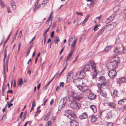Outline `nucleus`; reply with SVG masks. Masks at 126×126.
<instances>
[{"label":"nucleus","instance_id":"f3484780","mask_svg":"<svg viewBox=\"0 0 126 126\" xmlns=\"http://www.w3.org/2000/svg\"><path fill=\"white\" fill-rule=\"evenodd\" d=\"M90 121L92 123H94L96 122L97 120V117L94 115H92L90 116Z\"/></svg>","mask_w":126,"mask_h":126},{"label":"nucleus","instance_id":"c756f323","mask_svg":"<svg viewBox=\"0 0 126 126\" xmlns=\"http://www.w3.org/2000/svg\"><path fill=\"white\" fill-rule=\"evenodd\" d=\"M108 105L110 107L114 108H115L116 107L115 104L113 102L109 103L108 104Z\"/></svg>","mask_w":126,"mask_h":126},{"label":"nucleus","instance_id":"9d476101","mask_svg":"<svg viewBox=\"0 0 126 126\" xmlns=\"http://www.w3.org/2000/svg\"><path fill=\"white\" fill-rule=\"evenodd\" d=\"M117 23L115 22L112 23L107 26L108 30L109 31L111 30L114 29L116 26Z\"/></svg>","mask_w":126,"mask_h":126},{"label":"nucleus","instance_id":"58836bf2","mask_svg":"<svg viewBox=\"0 0 126 126\" xmlns=\"http://www.w3.org/2000/svg\"><path fill=\"white\" fill-rule=\"evenodd\" d=\"M113 20V18L110 19L109 18H108L106 20V23L107 24H108L112 21Z\"/></svg>","mask_w":126,"mask_h":126},{"label":"nucleus","instance_id":"0eeeda50","mask_svg":"<svg viewBox=\"0 0 126 126\" xmlns=\"http://www.w3.org/2000/svg\"><path fill=\"white\" fill-rule=\"evenodd\" d=\"M66 102V99L65 98H64L61 99L59 104V110H60V109H62L63 108Z\"/></svg>","mask_w":126,"mask_h":126},{"label":"nucleus","instance_id":"864d4df0","mask_svg":"<svg viewBox=\"0 0 126 126\" xmlns=\"http://www.w3.org/2000/svg\"><path fill=\"white\" fill-rule=\"evenodd\" d=\"M32 106H33V107H35V102L34 100H33V101Z\"/></svg>","mask_w":126,"mask_h":126},{"label":"nucleus","instance_id":"4c0bfd02","mask_svg":"<svg viewBox=\"0 0 126 126\" xmlns=\"http://www.w3.org/2000/svg\"><path fill=\"white\" fill-rule=\"evenodd\" d=\"M51 121H49L47 122L45 126H51Z\"/></svg>","mask_w":126,"mask_h":126},{"label":"nucleus","instance_id":"1a4fd4ad","mask_svg":"<svg viewBox=\"0 0 126 126\" xmlns=\"http://www.w3.org/2000/svg\"><path fill=\"white\" fill-rule=\"evenodd\" d=\"M3 72L4 73V79H6V71L7 72L8 71V62L6 63L5 65L4 64L3 65Z\"/></svg>","mask_w":126,"mask_h":126},{"label":"nucleus","instance_id":"9b49d317","mask_svg":"<svg viewBox=\"0 0 126 126\" xmlns=\"http://www.w3.org/2000/svg\"><path fill=\"white\" fill-rule=\"evenodd\" d=\"M122 48V46H118L114 47V51L116 53L121 54V50Z\"/></svg>","mask_w":126,"mask_h":126},{"label":"nucleus","instance_id":"13d9d810","mask_svg":"<svg viewBox=\"0 0 126 126\" xmlns=\"http://www.w3.org/2000/svg\"><path fill=\"white\" fill-rule=\"evenodd\" d=\"M102 16L101 15L99 16L96 17V19H98L99 21L100 20Z\"/></svg>","mask_w":126,"mask_h":126},{"label":"nucleus","instance_id":"a878e982","mask_svg":"<svg viewBox=\"0 0 126 126\" xmlns=\"http://www.w3.org/2000/svg\"><path fill=\"white\" fill-rule=\"evenodd\" d=\"M90 108L91 109L93 112L95 113L96 112V107L94 105H92L90 106Z\"/></svg>","mask_w":126,"mask_h":126},{"label":"nucleus","instance_id":"69168bd1","mask_svg":"<svg viewBox=\"0 0 126 126\" xmlns=\"http://www.w3.org/2000/svg\"><path fill=\"white\" fill-rule=\"evenodd\" d=\"M11 6L12 7V8L14 9H15L16 8V6L15 5H12Z\"/></svg>","mask_w":126,"mask_h":126},{"label":"nucleus","instance_id":"f8f14e48","mask_svg":"<svg viewBox=\"0 0 126 126\" xmlns=\"http://www.w3.org/2000/svg\"><path fill=\"white\" fill-rule=\"evenodd\" d=\"M73 73L72 72H70L68 73L66 79L67 81L69 82L73 78Z\"/></svg>","mask_w":126,"mask_h":126},{"label":"nucleus","instance_id":"e433bc0d","mask_svg":"<svg viewBox=\"0 0 126 126\" xmlns=\"http://www.w3.org/2000/svg\"><path fill=\"white\" fill-rule=\"evenodd\" d=\"M122 53H126V49H125L124 46H123L122 48V50H121V54Z\"/></svg>","mask_w":126,"mask_h":126},{"label":"nucleus","instance_id":"de8ad7c7","mask_svg":"<svg viewBox=\"0 0 126 126\" xmlns=\"http://www.w3.org/2000/svg\"><path fill=\"white\" fill-rule=\"evenodd\" d=\"M11 6L15 5V3L14 1L13 0H12L11 1Z\"/></svg>","mask_w":126,"mask_h":126},{"label":"nucleus","instance_id":"4d7b16f0","mask_svg":"<svg viewBox=\"0 0 126 126\" xmlns=\"http://www.w3.org/2000/svg\"><path fill=\"white\" fill-rule=\"evenodd\" d=\"M31 48L27 52L26 55L27 56L29 55L30 50Z\"/></svg>","mask_w":126,"mask_h":126},{"label":"nucleus","instance_id":"3c124183","mask_svg":"<svg viewBox=\"0 0 126 126\" xmlns=\"http://www.w3.org/2000/svg\"><path fill=\"white\" fill-rule=\"evenodd\" d=\"M7 10L8 12V13H11V12L10 10V8L9 7H7Z\"/></svg>","mask_w":126,"mask_h":126},{"label":"nucleus","instance_id":"6e6552de","mask_svg":"<svg viewBox=\"0 0 126 126\" xmlns=\"http://www.w3.org/2000/svg\"><path fill=\"white\" fill-rule=\"evenodd\" d=\"M79 88L80 91L82 92H86L87 93H89L90 92V91L88 89V87L87 86H83V85H81Z\"/></svg>","mask_w":126,"mask_h":126},{"label":"nucleus","instance_id":"09e8293b","mask_svg":"<svg viewBox=\"0 0 126 126\" xmlns=\"http://www.w3.org/2000/svg\"><path fill=\"white\" fill-rule=\"evenodd\" d=\"M22 34V31L21 30L20 31L18 35V38H20Z\"/></svg>","mask_w":126,"mask_h":126},{"label":"nucleus","instance_id":"5701e85b","mask_svg":"<svg viewBox=\"0 0 126 126\" xmlns=\"http://www.w3.org/2000/svg\"><path fill=\"white\" fill-rule=\"evenodd\" d=\"M96 97V96L94 94H90L88 98L90 99H94Z\"/></svg>","mask_w":126,"mask_h":126},{"label":"nucleus","instance_id":"473e14b6","mask_svg":"<svg viewBox=\"0 0 126 126\" xmlns=\"http://www.w3.org/2000/svg\"><path fill=\"white\" fill-rule=\"evenodd\" d=\"M119 9L120 7L119 6H116L114 7L113 10L114 12H116L119 10Z\"/></svg>","mask_w":126,"mask_h":126},{"label":"nucleus","instance_id":"338daca9","mask_svg":"<svg viewBox=\"0 0 126 126\" xmlns=\"http://www.w3.org/2000/svg\"><path fill=\"white\" fill-rule=\"evenodd\" d=\"M60 87V86H58L56 88V91H57L59 89Z\"/></svg>","mask_w":126,"mask_h":126},{"label":"nucleus","instance_id":"412c9836","mask_svg":"<svg viewBox=\"0 0 126 126\" xmlns=\"http://www.w3.org/2000/svg\"><path fill=\"white\" fill-rule=\"evenodd\" d=\"M106 79L103 76H101L98 79V81L102 83L103 82H105Z\"/></svg>","mask_w":126,"mask_h":126},{"label":"nucleus","instance_id":"393cba45","mask_svg":"<svg viewBox=\"0 0 126 126\" xmlns=\"http://www.w3.org/2000/svg\"><path fill=\"white\" fill-rule=\"evenodd\" d=\"M18 86H21L22 84L23 81L22 79L21 78H19L18 79L17 81Z\"/></svg>","mask_w":126,"mask_h":126},{"label":"nucleus","instance_id":"a211bd4d","mask_svg":"<svg viewBox=\"0 0 126 126\" xmlns=\"http://www.w3.org/2000/svg\"><path fill=\"white\" fill-rule=\"evenodd\" d=\"M100 93L101 95L102 96H103L105 98H108L107 97V95L106 93L103 90H100Z\"/></svg>","mask_w":126,"mask_h":126},{"label":"nucleus","instance_id":"dca6fc26","mask_svg":"<svg viewBox=\"0 0 126 126\" xmlns=\"http://www.w3.org/2000/svg\"><path fill=\"white\" fill-rule=\"evenodd\" d=\"M77 75H79L80 79H83L85 77V74L83 71H82L78 73L77 74Z\"/></svg>","mask_w":126,"mask_h":126},{"label":"nucleus","instance_id":"6ab92c4d","mask_svg":"<svg viewBox=\"0 0 126 126\" xmlns=\"http://www.w3.org/2000/svg\"><path fill=\"white\" fill-rule=\"evenodd\" d=\"M87 117L88 115L87 113L86 112H85L80 115L79 117L81 119H83L87 118Z\"/></svg>","mask_w":126,"mask_h":126},{"label":"nucleus","instance_id":"aec40b11","mask_svg":"<svg viewBox=\"0 0 126 126\" xmlns=\"http://www.w3.org/2000/svg\"><path fill=\"white\" fill-rule=\"evenodd\" d=\"M112 117L111 114V112H108L106 113L105 115V118L107 119H109Z\"/></svg>","mask_w":126,"mask_h":126},{"label":"nucleus","instance_id":"e2e57ef3","mask_svg":"<svg viewBox=\"0 0 126 126\" xmlns=\"http://www.w3.org/2000/svg\"><path fill=\"white\" fill-rule=\"evenodd\" d=\"M64 47L61 50V51L60 52V53H59V54L60 55H61L62 53V52H63V51L64 50Z\"/></svg>","mask_w":126,"mask_h":126},{"label":"nucleus","instance_id":"2eb2a0df","mask_svg":"<svg viewBox=\"0 0 126 126\" xmlns=\"http://www.w3.org/2000/svg\"><path fill=\"white\" fill-rule=\"evenodd\" d=\"M98 87L100 88V90H103L102 88H105L106 84L105 82H103L100 84L99 83L98 84Z\"/></svg>","mask_w":126,"mask_h":126},{"label":"nucleus","instance_id":"423d86ee","mask_svg":"<svg viewBox=\"0 0 126 126\" xmlns=\"http://www.w3.org/2000/svg\"><path fill=\"white\" fill-rule=\"evenodd\" d=\"M73 82L76 86L78 88L81 85H83V81L82 79L78 78L73 80Z\"/></svg>","mask_w":126,"mask_h":126},{"label":"nucleus","instance_id":"ea45409f","mask_svg":"<svg viewBox=\"0 0 126 126\" xmlns=\"http://www.w3.org/2000/svg\"><path fill=\"white\" fill-rule=\"evenodd\" d=\"M104 31V30L103 29H101L98 32V35H100Z\"/></svg>","mask_w":126,"mask_h":126},{"label":"nucleus","instance_id":"bb28decb","mask_svg":"<svg viewBox=\"0 0 126 126\" xmlns=\"http://www.w3.org/2000/svg\"><path fill=\"white\" fill-rule=\"evenodd\" d=\"M48 2V0H44L42 3L41 4L42 7H44L46 5Z\"/></svg>","mask_w":126,"mask_h":126},{"label":"nucleus","instance_id":"2f4dec72","mask_svg":"<svg viewBox=\"0 0 126 126\" xmlns=\"http://www.w3.org/2000/svg\"><path fill=\"white\" fill-rule=\"evenodd\" d=\"M55 43V44H57L59 42L60 39L59 37H55L54 39Z\"/></svg>","mask_w":126,"mask_h":126},{"label":"nucleus","instance_id":"603ef678","mask_svg":"<svg viewBox=\"0 0 126 126\" xmlns=\"http://www.w3.org/2000/svg\"><path fill=\"white\" fill-rule=\"evenodd\" d=\"M54 32L53 31H52L51 33L50 36L51 37H53Z\"/></svg>","mask_w":126,"mask_h":126},{"label":"nucleus","instance_id":"8fccbe9b","mask_svg":"<svg viewBox=\"0 0 126 126\" xmlns=\"http://www.w3.org/2000/svg\"><path fill=\"white\" fill-rule=\"evenodd\" d=\"M113 124L112 123L109 122L107 124V126H112Z\"/></svg>","mask_w":126,"mask_h":126},{"label":"nucleus","instance_id":"c03bdc74","mask_svg":"<svg viewBox=\"0 0 126 126\" xmlns=\"http://www.w3.org/2000/svg\"><path fill=\"white\" fill-rule=\"evenodd\" d=\"M56 116H53L51 118V120L53 122H54L55 120L56 119Z\"/></svg>","mask_w":126,"mask_h":126},{"label":"nucleus","instance_id":"f704fd0d","mask_svg":"<svg viewBox=\"0 0 126 126\" xmlns=\"http://www.w3.org/2000/svg\"><path fill=\"white\" fill-rule=\"evenodd\" d=\"M117 91L116 90H114L112 93L113 96L114 97L117 96Z\"/></svg>","mask_w":126,"mask_h":126},{"label":"nucleus","instance_id":"0e129e2a","mask_svg":"<svg viewBox=\"0 0 126 126\" xmlns=\"http://www.w3.org/2000/svg\"><path fill=\"white\" fill-rule=\"evenodd\" d=\"M13 105V104L12 103H9L8 104V108H9L10 107L12 106Z\"/></svg>","mask_w":126,"mask_h":126},{"label":"nucleus","instance_id":"4468645a","mask_svg":"<svg viewBox=\"0 0 126 126\" xmlns=\"http://www.w3.org/2000/svg\"><path fill=\"white\" fill-rule=\"evenodd\" d=\"M117 81L118 83H124L126 82V78L124 77L119 78L117 79Z\"/></svg>","mask_w":126,"mask_h":126},{"label":"nucleus","instance_id":"680f3d73","mask_svg":"<svg viewBox=\"0 0 126 126\" xmlns=\"http://www.w3.org/2000/svg\"><path fill=\"white\" fill-rule=\"evenodd\" d=\"M17 34H16L14 36V38L13 39V41H14L16 39V38Z\"/></svg>","mask_w":126,"mask_h":126},{"label":"nucleus","instance_id":"774afa93","mask_svg":"<svg viewBox=\"0 0 126 126\" xmlns=\"http://www.w3.org/2000/svg\"><path fill=\"white\" fill-rule=\"evenodd\" d=\"M53 102H54V100L53 99H52L51 100V101L50 102V104H53Z\"/></svg>","mask_w":126,"mask_h":126},{"label":"nucleus","instance_id":"6e6d98bb","mask_svg":"<svg viewBox=\"0 0 126 126\" xmlns=\"http://www.w3.org/2000/svg\"><path fill=\"white\" fill-rule=\"evenodd\" d=\"M89 16H90V15H87L86 16L85 19L87 21L88 19V18H89Z\"/></svg>","mask_w":126,"mask_h":126},{"label":"nucleus","instance_id":"ddd939ff","mask_svg":"<svg viewBox=\"0 0 126 126\" xmlns=\"http://www.w3.org/2000/svg\"><path fill=\"white\" fill-rule=\"evenodd\" d=\"M71 120L72 121L70 122L71 126H77L79 125L76 119Z\"/></svg>","mask_w":126,"mask_h":126},{"label":"nucleus","instance_id":"79ce46f5","mask_svg":"<svg viewBox=\"0 0 126 126\" xmlns=\"http://www.w3.org/2000/svg\"><path fill=\"white\" fill-rule=\"evenodd\" d=\"M4 58L3 59V61L4 62L5 60V59L6 58L7 54V49H5L4 51Z\"/></svg>","mask_w":126,"mask_h":126},{"label":"nucleus","instance_id":"7c9ffc66","mask_svg":"<svg viewBox=\"0 0 126 126\" xmlns=\"http://www.w3.org/2000/svg\"><path fill=\"white\" fill-rule=\"evenodd\" d=\"M53 13L52 12H51V13L50 14L49 17L48 19V20H47V22H49V20H50L51 21L50 22H51V23L52 22V20L53 18H52H52H51V17H52V16Z\"/></svg>","mask_w":126,"mask_h":126},{"label":"nucleus","instance_id":"37998d69","mask_svg":"<svg viewBox=\"0 0 126 126\" xmlns=\"http://www.w3.org/2000/svg\"><path fill=\"white\" fill-rule=\"evenodd\" d=\"M51 22H50V24L49 25V27L44 32V35H45L46 34V33H47V32H48V31L49 29L50 28V27L51 26Z\"/></svg>","mask_w":126,"mask_h":126},{"label":"nucleus","instance_id":"39448f33","mask_svg":"<svg viewBox=\"0 0 126 126\" xmlns=\"http://www.w3.org/2000/svg\"><path fill=\"white\" fill-rule=\"evenodd\" d=\"M90 63L92 69H94V74L93 73H91V75L92 77V79H93L97 75V70L96 69V65L94 62L91 61H90Z\"/></svg>","mask_w":126,"mask_h":126},{"label":"nucleus","instance_id":"cd10ccee","mask_svg":"<svg viewBox=\"0 0 126 126\" xmlns=\"http://www.w3.org/2000/svg\"><path fill=\"white\" fill-rule=\"evenodd\" d=\"M40 0H37L35 4V8L34 9H35V10H36V9H38L40 7V5H39L38 6H37L38 5V4L39 1Z\"/></svg>","mask_w":126,"mask_h":126},{"label":"nucleus","instance_id":"72a5a7b5","mask_svg":"<svg viewBox=\"0 0 126 126\" xmlns=\"http://www.w3.org/2000/svg\"><path fill=\"white\" fill-rule=\"evenodd\" d=\"M100 25H101L100 24H98L96 25L94 28V31L95 32L96 31L99 29L98 27L100 26Z\"/></svg>","mask_w":126,"mask_h":126},{"label":"nucleus","instance_id":"c85d7f7f","mask_svg":"<svg viewBox=\"0 0 126 126\" xmlns=\"http://www.w3.org/2000/svg\"><path fill=\"white\" fill-rule=\"evenodd\" d=\"M126 101V99L124 98L119 100L118 101V104H122Z\"/></svg>","mask_w":126,"mask_h":126},{"label":"nucleus","instance_id":"20e7f679","mask_svg":"<svg viewBox=\"0 0 126 126\" xmlns=\"http://www.w3.org/2000/svg\"><path fill=\"white\" fill-rule=\"evenodd\" d=\"M65 115L70 120L76 119V117L74 111L71 110H67L65 112Z\"/></svg>","mask_w":126,"mask_h":126},{"label":"nucleus","instance_id":"052dcab7","mask_svg":"<svg viewBox=\"0 0 126 126\" xmlns=\"http://www.w3.org/2000/svg\"><path fill=\"white\" fill-rule=\"evenodd\" d=\"M26 115H23V116L22 117V120L23 121H24L25 120L26 117Z\"/></svg>","mask_w":126,"mask_h":126},{"label":"nucleus","instance_id":"f03ea898","mask_svg":"<svg viewBox=\"0 0 126 126\" xmlns=\"http://www.w3.org/2000/svg\"><path fill=\"white\" fill-rule=\"evenodd\" d=\"M118 60H114L113 62H110L112 66V70H110L108 72L109 76L111 79L114 78L117 75V72L114 69L118 67Z\"/></svg>","mask_w":126,"mask_h":126},{"label":"nucleus","instance_id":"b1692460","mask_svg":"<svg viewBox=\"0 0 126 126\" xmlns=\"http://www.w3.org/2000/svg\"><path fill=\"white\" fill-rule=\"evenodd\" d=\"M90 69V65L89 64H86L84 67V70L85 71H88Z\"/></svg>","mask_w":126,"mask_h":126},{"label":"nucleus","instance_id":"a19ab883","mask_svg":"<svg viewBox=\"0 0 126 126\" xmlns=\"http://www.w3.org/2000/svg\"><path fill=\"white\" fill-rule=\"evenodd\" d=\"M0 5L2 7L4 8L5 7V5L2 2L1 0H0Z\"/></svg>","mask_w":126,"mask_h":126},{"label":"nucleus","instance_id":"c9c22d12","mask_svg":"<svg viewBox=\"0 0 126 126\" xmlns=\"http://www.w3.org/2000/svg\"><path fill=\"white\" fill-rule=\"evenodd\" d=\"M111 48V46H107L105 49L104 51L105 52L108 51Z\"/></svg>","mask_w":126,"mask_h":126},{"label":"nucleus","instance_id":"4be33fe9","mask_svg":"<svg viewBox=\"0 0 126 126\" xmlns=\"http://www.w3.org/2000/svg\"><path fill=\"white\" fill-rule=\"evenodd\" d=\"M50 112H49L45 115L44 118V120L45 121H47L48 119L50 117Z\"/></svg>","mask_w":126,"mask_h":126},{"label":"nucleus","instance_id":"7ed1b4c3","mask_svg":"<svg viewBox=\"0 0 126 126\" xmlns=\"http://www.w3.org/2000/svg\"><path fill=\"white\" fill-rule=\"evenodd\" d=\"M77 39L76 38L75 39L72 44H71V42L70 41L69 42L68 44L70 46H71V50L70 51V53L69 54L67 57L66 59V64L64 68L63 69L64 70L66 68L67 65V62L69 60L71 59L72 58V55L73 54L74 51L75 49V46L76 45V43L77 41Z\"/></svg>","mask_w":126,"mask_h":126},{"label":"nucleus","instance_id":"f257e3e1","mask_svg":"<svg viewBox=\"0 0 126 126\" xmlns=\"http://www.w3.org/2000/svg\"><path fill=\"white\" fill-rule=\"evenodd\" d=\"M82 98L81 96L77 95L76 93L73 91L71 92L68 97L69 100L71 102L70 104V107L73 110H78L80 107V105L77 102Z\"/></svg>","mask_w":126,"mask_h":126},{"label":"nucleus","instance_id":"a18cd8bd","mask_svg":"<svg viewBox=\"0 0 126 126\" xmlns=\"http://www.w3.org/2000/svg\"><path fill=\"white\" fill-rule=\"evenodd\" d=\"M64 85V83L63 82H61L59 84V86L60 87H63Z\"/></svg>","mask_w":126,"mask_h":126},{"label":"nucleus","instance_id":"bf43d9fd","mask_svg":"<svg viewBox=\"0 0 126 126\" xmlns=\"http://www.w3.org/2000/svg\"><path fill=\"white\" fill-rule=\"evenodd\" d=\"M21 44L20 43L19 44L18 46V51L19 52L20 49V48L21 47Z\"/></svg>","mask_w":126,"mask_h":126},{"label":"nucleus","instance_id":"5fc2aeb1","mask_svg":"<svg viewBox=\"0 0 126 126\" xmlns=\"http://www.w3.org/2000/svg\"><path fill=\"white\" fill-rule=\"evenodd\" d=\"M76 14L77 15H80L81 16H83V14L81 12H80L78 13L77 12L76 13Z\"/></svg>","mask_w":126,"mask_h":126},{"label":"nucleus","instance_id":"49530a36","mask_svg":"<svg viewBox=\"0 0 126 126\" xmlns=\"http://www.w3.org/2000/svg\"><path fill=\"white\" fill-rule=\"evenodd\" d=\"M116 15V14L114 13V14L112 15L109 18L110 19L113 18V19Z\"/></svg>","mask_w":126,"mask_h":126}]
</instances>
